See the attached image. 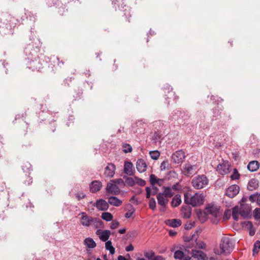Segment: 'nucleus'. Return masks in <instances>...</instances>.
<instances>
[{
  "label": "nucleus",
  "instance_id": "obj_38",
  "mask_svg": "<svg viewBox=\"0 0 260 260\" xmlns=\"http://www.w3.org/2000/svg\"><path fill=\"white\" fill-rule=\"evenodd\" d=\"M123 179H124L125 181V185L126 184L129 187H133L136 185V180L135 179V176L133 178L128 177L127 176H123Z\"/></svg>",
  "mask_w": 260,
  "mask_h": 260
},
{
  "label": "nucleus",
  "instance_id": "obj_8",
  "mask_svg": "<svg viewBox=\"0 0 260 260\" xmlns=\"http://www.w3.org/2000/svg\"><path fill=\"white\" fill-rule=\"evenodd\" d=\"M27 67L33 71H41L43 68L44 60L39 56L38 58L26 60Z\"/></svg>",
  "mask_w": 260,
  "mask_h": 260
},
{
  "label": "nucleus",
  "instance_id": "obj_52",
  "mask_svg": "<svg viewBox=\"0 0 260 260\" xmlns=\"http://www.w3.org/2000/svg\"><path fill=\"white\" fill-rule=\"evenodd\" d=\"M149 207L152 210H154L156 208V202L153 198H150L149 201Z\"/></svg>",
  "mask_w": 260,
  "mask_h": 260
},
{
  "label": "nucleus",
  "instance_id": "obj_10",
  "mask_svg": "<svg viewBox=\"0 0 260 260\" xmlns=\"http://www.w3.org/2000/svg\"><path fill=\"white\" fill-rule=\"evenodd\" d=\"M112 4L113 8L116 11L117 10H123L125 12L124 15L125 16L126 19L131 17L128 7L124 4L123 0H112Z\"/></svg>",
  "mask_w": 260,
  "mask_h": 260
},
{
  "label": "nucleus",
  "instance_id": "obj_44",
  "mask_svg": "<svg viewBox=\"0 0 260 260\" xmlns=\"http://www.w3.org/2000/svg\"><path fill=\"white\" fill-rule=\"evenodd\" d=\"M111 182L116 184L120 188H123L125 186V181L121 178L115 179L111 180Z\"/></svg>",
  "mask_w": 260,
  "mask_h": 260
},
{
  "label": "nucleus",
  "instance_id": "obj_51",
  "mask_svg": "<svg viewBox=\"0 0 260 260\" xmlns=\"http://www.w3.org/2000/svg\"><path fill=\"white\" fill-rule=\"evenodd\" d=\"M135 179L136 180V184H137L140 186H144L145 185L146 181L137 176H135Z\"/></svg>",
  "mask_w": 260,
  "mask_h": 260
},
{
  "label": "nucleus",
  "instance_id": "obj_62",
  "mask_svg": "<svg viewBox=\"0 0 260 260\" xmlns=\"http://www.w3.org/2000/svg\"><path fill=\"white\" fill-rule=\"evenodd\" d=\"M119 224V223L118 221L114 220L111 223V225H110V228L111 229H115L116 228H117Z\"/></svg>",
  "mask_w": 260,
  "mask_h": 260
},
{
  "label": "nucleus",
  "instance_id": "obj_2",
  "mask_svg": "<svg viewBox=\"0 0 260 260\" xmlns=\"http://www.w3.org/2000/svg\"><path fill=\"white\" fill-rule=\"evenodd\" d=\"M3 22L1 24L2 29H6L9 31L8 34H13L12 30L19 25L21 23L20 20L8 13H4L2 15Z\"/></svg>",
  "mask_w": 260,
  "mask_h": 260
},
{
  "label": "nucleus",
  "instance_id": "obj_34",
  "mask_svg": "<svg viewBox=\"0 0 260 260\" xmlns=\"http://www.w3.org/2000/svg\"><path fill=\"white\" fill-rule=\"evenodd\" d=\"M24 15L25 16L24 17H22L21 18V21H23L25 18H26L33 22H35L36 20V15L32 14L31 12L25 10Z\"/></svg>",
  "mask_w": 260,
  "mask_h": 260
},
{
  "label": "nucleus",
  "instance_id": "obj_19",
  "mask_svg": "<svg viewBox=\"0 0 260 260\" xmlns=\"http://www.w3.org/2000/svg\"><path fill=\"white\" fill-rule=\"evenodd\" d=\"M106 192L114 195H118L120 192V189L118 186L110 181L107 184Z\"/></svg>",
  "mask_w": 260,
  "mask_h": 260
},
{
  "label": "nucleus",
  "instance_id": "obj_9",
  "mask_svg": "<svg viewBox=\"0 0 260 260\" xmlns=\"http://www.w3.org/2000/svg\"><path fill=\"white\" fill-rule=\"evenodd\" d=\"M189 118V116L184 111L177 110L172 113L170 116V119L172 120L177 121L179 124L185 123L186 121Z\"/></svg>",
  "mask_w": 260,
  "mask_h": 260
},
{
  "label": "nucleus",
  "instance_id": "obj_13",
  "mask_svg": "<svg viewBox=\"0 0 260 260\" xmlns=\"http://www.w3.org/2000/svg\"><path fill=\"white\" fill-rule=\"evenodd\" d=\"M198 231H196L194 234L191 235H184L183 236L184 241L187 244V245H192V247H194L195 244H199L197 242V239L199 238Z\"/></svg>",
  "mask_w": 260,
  "mask_h": 260
},
{
  "label": "nucleus",
  "instance_id": "obj_53",
  "mask_svg": "<svg viewBox=\"0 0 260 260\" xmlns=\"http://www.w3.org/2000/svg\"><path fill=\"white\" fill-rule=\"evenodd\" d=\"M26 179L23 181V183L25 185H29L31 184L32 182V178L30 177L29 174L27 175H25Z\"/></svg>",
  "mask_w": 260,
  "mask_h": 260
},
{
  "label": "nucleus",
  "instance_id": "obj_3",
  "mask_svg": "<svg viewBox=\"0 0 260 260\" xmlns=\"http://www.w3.org/2000/svg\"><path fill=\"white\" fill-rule=\"evenodd\" d=\"M205 197L203 193H196L191 196L189 192L184 194V201L185 204L191 205L195 207L203 204Z\"/></svg>",
  "mask_w": 260,
  "mask_h": 260
},
{
  "label": "nucleus",
  "instance_id": "obj_25",
  "mask_svg": "<svg viewBox=\"0 0 260 260\" xmlns=\"http://www.w3.org/2000/svg\"><path fill=\"white\" fill-rule=\"evenodd\" d=\"M189 205L186 204L181 208V213L184 218H189L191 216L192 208Z\"/></svg>",
  "mask_w": 260,
  "mask_h": 260
},
{
  "label": "nucleus",
  "instance_id": "obj_36",
  "mask_svg": "<svg viewBox=\"0 0 260 260\" xmlns=\"http://www.w3.org/2000/svg\"><path fill=\"white\" fill-rule=\"evenodd\" d=\"M181 203V197L180 194H176L171 201V206L173 207H177Z\"/></svg>",
  "mask_w": 260,
  "mask_h": 260
},
{
  "label": "nucleus",
  "instance_id": "obj_63",
  "mask_svg": "<svg viewBox=\"0 0 260 260\" xmlns=\"http://www.w3.org/2000/svg\"><path fill=\"white\" fill-rule=\"evenodd\" d=\"M181 186L180 184H179V183L177 182V183H176L175 184H174L172 186L171 189H172L174 190H179L181 189Z\"/></svg>",
  "mask_w": 260,
  "mask_h": 260
},
{
  "label": "nucleus",
  "instance_id": "obj_37",
  "mask_svg": "<svg viewBox=\"0 0 260 260\" xmlns=\"http://www.w3.org/2000/svg\"><path fill=\"white\" fill-rule=\"evenodd\" d=\"M164 191L162 195L165 196L166 198H169L173 197L174 194V192L172 191L171 188L168 186H163Z\"/></svg>",
  "mask_w": 260,
  "mask_h": 260
},
{
  "label": "nucleus",
  "instance_id": "obj_26",
  "mask_svg": "<svg viewBox=\"0 0 260 260\" xmlns=\"http://www.w3.org/2000/svg\"><path fill=\"white\" fill-rule=\"evenodd\" d=\"M147 167V165L144 159L142 158L138 159L136 163V168L139 172H144L146 170Z\"/></svg>",
  "mask_w": 260,
  "mask_h": 260
},
{
  "label": "nucleus",
  "instance_id": "obj_55",
  "mask_svg": "<svg viewBox=\"0 0 260 260\" xmlns=\"http://www.w3.org/2000/svg\"><path fill=\"white\" fill-rule=\"evenodd\" d=\"M75 197L78 201H80L81 199L85 198L86 197V195L83 192H78L75 193Z\"/></svg>",
  "mask_w": 260,
  "mask_h": 260
},
{
  "label": "nucleus",
  "instance_id": "obj_28",
  "mask_svg": "<svg viewBox=\"0 0 260 260\" xmlns=\"http://www.w3.org/2000/svg\"><path fill=\"white\" fill-rule=\"evenodd\" d=\"M195 166L189 164H185L183 167V173L186 176H189L193 173V169Z\"/></svg>",
  "mask_w": 260,
  "mask_h": 260
},
{
  "label": "nucleus",
  "instance_id": "obj_60",
  "mask_svg": "<svg viewBox=\"0 0 260 260\" xmlns=\"http://www.w3.org/2000/svg\"><path fill=\"white\" fill-rule=\"evenodd\" d=\"M72 77H67L63 80V85L65 86H68L70 85V83L72 81Z\"/></svg>",
  "mask_w": 260,
  "mask_h": 260
},
{
  "label": "nucleus",
  "instance_id": "obj_22",
  "mask_svg": "<svg viewBox=\"0 0 260 260\" xmlns=\"http://www.w3.org/2000/svg\"><path fill=\"white\" fill-rule=\"evenodd\" d=\"M123 171L124 173L128 176H134L135 170L132 162L128 161H125Z\"/></svg>",
  "mask_w": 260,
  "mask_h": 260
},
{
  "label": "nucleus",
  "instance_id": "obj_12",
  "mask_svg": "<svg viewBox=\"0 0 260 260\" xmlns=\"http://www.w3.org/2000/svg\"><path fill=\"white\" fill-rule=\"evenodd\" d=\"M185 157V152L182 150H179L174 152L171 158L173 162L176 164H181Z\"/></svg>",
  "mask_w": 260,
  "mask_h": 260
},
{
  "label": "nucleus",
  "instance_id": "obj_16",
  "mask_svg": "<svg viewBox=\"0 0 260 260\" xmlns=\"http://www.w3.org/2000/svg\"><path fill=\"white\" fill-rule=\"evenodd\" d=\"M157 202L158 205L160 206L159 211L161 212H164L166 210L167 205L168 203V199L165 196L162 195L161 192L158 193L157 196Z\"/></svg>",
  "mask_w": 260,
  "mask_h": 260
},
{
  "label": "nucleus",
  "instance_id": "obj_14",
  "mask_svg": "<svg viewBox=\"0 0 260 260\" xmlns=\"http://www.w3.org/2000/svg\"><path fill=\"white\" fill-rule=\"evenodd\" d=\"M47 4L48 7H55L58 8L59 11L58 13L60 15H62V13L65 11V8L63 5V3L62 0H48Z\"/></svg>",
  "mask_w": 260,
  "mask_h": 260
},
{
  "label": "nucleus",
  "instance_id": "obj_61",
  "mask_svg": "<svg viewBox=\"0 0 260 260\" xmlns=\"http://www.w3.org/2000/svg\"><path fill=\"white\" fill-rule=\"evenodd\" d=\"M82 91L80 90H78V91L77 92V93L76 94V95H73V96L74 98V100H77L78 99H81V98L82 96Z\"/></svg>",
  "mask_w": 260,
  "mask_h": 260
},
{
  "label": "nucleus",
  "instance_id": "obj_56",
  "mask_svg": "<svg viewBox=\"0 0 260 260\" xmlns=\"http://www.w3.org/2000/svg\"><path fill=\"white\" fill-rule=\"evenodd\" d=\"M253 216L256 220L260 219V208H256L254 210Z\"/></svg>",
  "mask_w": 260,
  "mask_h": 260
},
{
  "label": "nucleus",
  "instance_id": "obj_64",
  "mask_svg": "<svg viewBox=\"0 0 260 260\" xmlns=\"http://www.w3.org/2000/svg\"><path fill=\"white\" fill-rule=\"evenodd\" d=\"M194 225V222H190L184 225V228L185 230H188L192 228Z\"/></svg>",
  "mask_w": 260,
  "mask_h": 260
},
{
  "label": "nucleus",
  "instance_id": "obj_20",
  "mask_svg": "<svg viewBox=\"0 0 260 260\" xmlns=\"http://www.w3.org/2000/svg\"><path fill=\"white\" fill-rule=\"evenodd\" d=\"M240 191V187L237 185H232L229 186L225 190V195L228 197L233 198L235 197Z\"/></svg>",
  "mask_w": 260,
  "mask_h": 260
},
{
  "label": "nucleus",
  "instance_id": "obj_58",
  "mask_svg": "<svg viewBox=\"0 0 260 260\" xmlns=\"http://www.w3.org/2000/svg\"><path fill=\"white\" fill-rule=\"evenodd\" d=\"M168 161H163L160 165V168L161 171L165 170L169 167Z\"/></svg>",
  "mask_w": 260,
  "mask_h": 260
},
{
  "label": "nucleus",
  "instance_id": "obj_40",
  "mask_svg": "<svg viewBox=\"0 0 260 260\" xmlns=\"http://www.w3.org/2000/svg\"><path fill=\"white\" fill-rule=\"evenodd\" d=\"M111 235V232L109 230H106L103 231L101 233V236L99 237L101 240L104 242H107L108 241Z\"/></svg>",
  "mask_w": 260,
  "mask_h": 260
},
{
  "label": "nucleus",
  "instance_id": "obj_32",
  "mask_svg": "<svg viewBox=\"0 0 260 260\" xmlns=\"http://www.w3.org/2000/svg\"><path fill=\"white\" fill-rule=\"evenodd\" d=\"M258 187V181L255 178L250 179L248 184L247 189L249 190H253Z\"/></svg>",
  "mask_w": 260,
  "mask_h": 260
},
{
  "label": "nucleus",
  "instance_id": "obj_42",
  "mask_svg": "<svg viewBox=\"0 0 260 260\" xmlns=\"http://www.w3.org/2000/svg\"><path fill=\"white\" fill-rule=\"evenodd\" d=\"M239 208L236 206L232 208V217L235 221L239 220Z\"/></svg>",
  "mask_w": 260,
  "mask_h": 260
},
{
  "label": "nucleus",
  "instance_id": "obj_54",
  "mask_svg": "<svg viewBox=\"0 0 260 260\" xmlns=\"http://www.w3.org/2000/svg\"><path fill=\"white\" fill-rule=\"evenodd\" d=\"M240 177V174L236 169H234V171L231 176L232 180H237Z\"/></svg>",
  "mask_w": 260,
  "mask_h": 260
},
{
  "label": "nucleus",
  "instance_id": "obj_17",
  "mask_svg": "<svg viewBox=\"0 0 260 260\" xmlns=\"http://www.w3.org/2000/svg\"><path fill=\"white\" fill-rule=\"evenodd\" d=\"M217 171L222 175L227 174L230 172L231 165L228 161H224L222 164L217 166Z\"/></svg>",
  "mask_w": 260,
  "mask_h": 260
},
{
  "label": "nucleus",
  "instance_id": "obj_39",
  "mask_svg": "<svg viewBox=\"0 0 260 260\" xmlns=\"http://www.w3.org/2000/svg\"><path fill=\"white\" fill-rule=\"evenodd\" d=\"M84 244L89 248H93L96 246V243L92 238L88 237L85 239Z\"/></svg>",
  "mask_w": 260,
  "mask_h": 260
},
{
  "label": "nucleus",
  "instance_id": "obj_11",
  "mask_svg": "<svg viewBox=\"0 0 260 260\" xmlns=\"http://www.w3.org/2000/svg\"><path fill=\"white\" fill-rule=\"evenodd\" d=\"M205 209L208 214L213 216V218L212 219V222L217 224L219 222V220L217 219V215L219 211L217 208L214 207L213 205L208 204L206 206Z\"/></svg>",
  "mask_w": 260,
  "mask_h": 260
},
{
  "label": "nucleus",
  "instance_id": "obj_5",
  "mask_svg": "<svg viewBox=\"0 0 260 260\" xmlns=\"http://www.w3.org/2000/svg\"><path fill=\"white\" fill-rule=\"evenodd\" d=\"M81 214L82 215L81 219L82 220L81 224L84 226L88 227L91 223H93L96 228L102 226L104 224L103 221L98 218L88 216L85 212H82Z\"/></svg>",
  "mask_w": 260,
  "mask_h": 260
},
{
  "label": "nucleus",
  "instance_id": "obj_46",
  "mask_svg": "<svg viewBox=\"0 0 260 260\" xmlns=\"http://www.w3.org/2000/svg\"><path fill=\"white\" fill-rule=\"evenodd\" d=\"M101 217L106 221H110L113 219V215L109 212H103L102 214Z\"/></svg>",
  "mask_w": 260,
  "mask_h": 260
},
{
  "label": "nucleus",
  "instance_id": "obj_30",
  "mask_svg": "<svg viewBox=\"0 0 260 260\" xmlns=\"http://www.w3.org/2000/svg\"><path fill=\"white\" fill-rule=\"evenodd\" d=\"M108 203L110 205L116 206V207H119L120 206L122 203V202L121 200L118 199L117 197L115 196H111L108 198Z\"/></svg>",
  "mask_w": 260,
  "mask_h": 260
},
{
  "label": "nucleus",
  "instance_id": "obj_15",
  "mask_svg": "<svg viewBox=\"0 0 260 260\" xmlns=\"http://www.w3.org/2000/svg\"><path fill=\"white\" fill-rule=\"evenodd\" d=\"M206 256L203 251L191 249V256H187L186 260H205Z\"/></svg>",
  "mask_w": 260,
  "mask_h": 260
},
{
  "label": "nucleus",
  "instance_id": "obj_45",
  "mask_svg": "<svg viewBox=\"0 0 260 260\" xmlns=\"http://www.w3.org/2000/svg\"><path fill=\"white\" fill-rule=\"evenodd\" d=\"M183 251L185 253V255L188 256H191V249H193L192 248L193 247H192V245H187V243H185V245L183 246Z\"/></svg>",
  "mask_w": 260,
  "mask_h": 260
},
{
  "label": "nucleus",
  "instance_id": "obj_31",
  "mask_svg": "<svg viewBox=\"0 0 260 260\" xmlns=\"http://www.w3.org/2000/svg\"><path fill=\"white\" fill-rule=\"evenodd\" d=\"M259 167V164L257 160L251 161L247 165L248 170L251 172L257 171Z\"/></svg>",
  "mask_w": 260,
  "mask_h": 260
},
{
  "label": "nucleus",
  "instance_id": "obj_18",
  "mask_svg": "<svg viewBox=\"0 0 260 260\" xmlns=\"http://www.w3.org/2000/svg\"><path fill=\"white\" fill-rule=\"evenodd\" d=\"M239 214L244 218H249L251 217V208L247 204H241Z\"/></svg>",
  "mask_w": 260,
  "mask_h": 260
},
{
  "label": "nucleus",
  "instance_id": "obj_49",
  "mask_svg": "<svg viewBox=\"0 0 260 260\" xmlns=\"http://www.w3.org/2000/svg\"><path fill=\"white\" fill-rule=\"evenodd\" d=\"M260 249V241L257 240L253 245V254L254 255L255 253L257 254L259 252Z\"/></svg>",
  "mask_w": 260,
  "mask_h": 260
},
{
  "label": "nucleus",
  "instance_id": "obj_43",
  "mask_svg": "<svg viewBox=\"0 0 260 260\" xmlns=\"http://www.w3.org/2000/svg\"><path fill=\"white\" fill-rule=\"evenodd\" d=\"M106 249L109 250L111 254H113L115 252V248L112 246L111 241H107L105 243Z\"/></svg>",
  "mask_w": 260,
  "mask_h": 260
},
{
  "label": "nucleus",
  "instance_id": "obj_27",
  "mask_svg": "<svg viewBox=\"0 0 260 260\" xmlns=\"http://www.w3.org/2000/svg\"><path fill=\"white\" fill-rule=\"evenodd\" d=\"M242 227L247 228L249 231V235L251 236L255 234V230L253 228V224L250 221H246L241 223Z\"/></svg>",
  "mask_w": 260,
  "mask_h": 260
},
{
  "label": "nucleus",
  "instance_id": "obj_33",
  "mask_svg": "<svg viewBox=\"0 0 260 260\" xmlns=\"http://www.w3.org/2000/svg\"><path fill=\"white\" fill-rule=\"evenodd\" d=\"M166 223L171 227L177 228L181 225V221L179 219H168Z\"/></svg>",
  "mask_w": 260,
  "mask_h": 260
},
{
  "label": "nucleus",
  "instance_id": "obj_21",
  "mask_svg": "<svg viewBox=\"0 0 260 260\" xmlns=\"http://www.w3.org/2000/svg\"><path fill=\"white\" fill-rule=\"evenodd\" d=\"M115 170L116 167L114 164L108 163L105 169L104 175L106 177L112 178L115 175Z\"/></svg>",
  "mask_w": 260,
  "mask_h": 260
},
{
  "label": "nucleus",
  "instance_id": "obj_7",
  "mask_svg": "<svg viewBox=\"0 0 260 260\" xmlns=\"http://www.w3.org/2000/svg\"><path fill=\"white\" fill-rule=\"evenodd\" d=\"M208 179L205 175H198L191 181V185L194 188L200 189L204 188L208 184Z\"/></svg>",
  "mask_w": 260,
  "mask_h": 260
},
{
  "label": "nucleus",
  "instance_id": "obj_29",
  "mask_svg": "<svg viewBox=\"0 0 260 260\" xmlns=\"http://www.w3.org/2000/svg\"><path fill=\"white\" fill-rule=\"evenodd\" d=\"M223 109V107L222 106L221 107H219V105H217L216 107L213 108L212 110L213 116L212 117V120H216L218 118V117L221 116Z\"/></svg>",
  "mask_w": 260,
  "mask_h": 260
},
{
  "label": "nucleus",
  "instance_id": "obj_41",
  "mask_svg": "<svg viewBox=\"0 0 260 260\" xmlns=\"http://www.w3.org/2000/svg\"><path fill=\"white\" fill-rule=\"evenodd\" d=\"M22 169L24 172L28 173L29 175L32 170L31 165L28 161L24 162L22 166Z\"/></svg>",
  "mask_w": 260,
  "mask_h": 260
},
{
  "label": "nucleus",
  "instance_id": "obj_35",
  "mask_svg": "<svg viewBox=\"0 0 260 260\" xmlns=\"http://www.w3.org/2000/svg\"><path fill=\"white\" fill-rule=\"evenodd\" d=\"M185 253H184L182 250H176L174 255V257L176 259L179 260H186L187 259V257L188 256L185 255Z\"/></svg>",
  "mask_w": 260,
  "mask_h": 260
},
{
  "label": "nucleus",
  "instance_id": "obj_6",
  "mask_svg": "<svg viewBox=\"0 0 260 260\" xmlns=\"http://www.w3.org/2000/svg\"><path fill=\"white\" fill-rule=\"evenodd\" d=\"M162 90L164 93L165 102L167 105H169L172 101L174 103L177 102L179 96L175 94V92L170 85H167L162 88Z\"/></svg>",
  "mask_w": 260,
  "mask_h": 260
},
{
  "label": "nucleus",
  "instance_id": "obj_23",
  "mask_svg": "<svg viewBox=\"0 0 260 260\" xmlns=\"http://www.w3.org/2000/svg\"><path fill=\"white\" fill-rule=\"evenodd\" d=\"M94 206L99 211H106L109 207L108 203L105 200L102 199L97 200Z\"/></svg>",
  "mask_w": 260,
  "mask_h": 260
},
{
  "label": "nucleus",
  "instance_id": "obj_4",
  "mask_svg": "<svg viewBox=\"0 0 260 260\" xmlns=\"http://www.w3.org/2000/svg\"><path fill=\"white\" fill-rule=\"evenodd\" d=\"M219 247L221 253L229 254L234 248V243L229 237H223L221 239Z\"/></svg>",
  "mask_w": 260,
  "mask_h": 260
},
{
  "label": "nucleus",
  "instance_id": "obj_24",
  "mask_svg": "<svg viewBox=\"0 0 260 260\" xmlns=\"http://www.w3.org/2000/svg\"><path fill=\"white\" fill-rule=\"evenodd\" d=\"M102 187V182L99 180L92 181L89 184L90 191L92 193L97 192L101 190Z\"/></svg>",
  "mask_w": 260,
  "mask_h": 260
},
{
  "label": "nucleus",
  "instance_id": "obj_47",
  "mask_svg": "<svg viewBox=\"0 0 260 260\" xmlns=\"http://www.w3.org/2000/svg\"><path fill=\"white\" fill-rule=\"evenodd\" d=\"M144 256L148 260H153V258L155 256V252L153 250H150L149 251H146L144 252Z\"/></svg>",
  "mask_w": 260,
  "mask_h": 260
},
{
  "label": "nucleus",
  "instance_id": "obj_59",
  "mask_svg": "<svg viewBox=\"0 0 260 260\" xmlns=\"http://www.w3.org/2000/svg\"><path fill=\"white\" fill-rule=\"evenodd\" d=\"M257 196V192H255L253 194H251L249 197V200L251 203L256 202Z\"/></svg>",
  "mask_w": 260,
  "mask_h": 260
},
{
  "label": "nucleus",
  "instance_id": "obj_57",
  "mask_svg": "<svg viewBox=\"0 0 260 260\" xmlns=\"http://www.w3.org/2000/svg\"><path fill=\"white\" fill-rule=\"evenodd\" d=\"M150 182L152 186H154L155 184H156L157 181L158 180V178L156 177L154 174H151L150 176Z\"/></svg>",
  "mask_w": 260,
  "mask_h": 260
},
{
  "label": "nucleus",
  "instance_id": "obj_50",
  "mask_svg": "<svg viewBox=\"0 0 260 260\" xmlns=\"http://www.w3.org/2000/svg\"><path fill=\"white\" fill-rule=\"evenodd\" d=\"M122 149L123 151L126 153L128 152H131L132 151V146L127 143H123L122 144Z\"/></svg>",
  "mask_w": 260,
  "mask_h": 260
},
{
  "label": "nucleus",
  "instance_id": "obj_1",
  "mask_svg": "<svg viewBox=\"0 0 260 260\" xmlns=\"http://www.w3.org/2000/svg\"><path fill=\"white\" fill-rule=\"evenodd\" d=\"M30 43L27 44L24 49V53L26 56V60L38 58L40 55V48L42 43L40 39L37 37H30Z\"/></svg>",
  "mask_w": 260,
  "mask_h": 260
},
{
  "label": "nucleus",
  "instance_id": "obj_48",
  "mask_svg": "<svg viewBox=\"0 0 260 260\" xmlns=\"http://www.w3.org/2000/svg\"><path fill=\"white\" fill-rule=\"evenodd\" d=\"M149 154L151 158L154 160H157L160 156V153L157 150L150 151Z\"/></svg>",
  "mask_w": 260,
  "mask_h": 260
}]
</instances>
